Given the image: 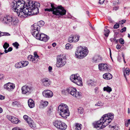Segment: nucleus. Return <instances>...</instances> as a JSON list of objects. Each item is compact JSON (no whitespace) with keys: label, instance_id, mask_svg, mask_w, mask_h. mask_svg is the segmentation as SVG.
I'll return each instance as SVG.
<instances>
[{"label":"nucleus","instance_id":"obj_48","mask_svg":"<svg viewBox=\"0 0 130 130\" xmlns=\"http://www.w3.org/2000/svg\"><path fill=\"white\" fill-rule=\"evenodd\" d=\"M126 27H124L123 28L121 29L120 30V32H125L126 31Z\"/></svg>","mask_w":130,"mask_h":130},{"label":"nucleus","instance_id":"obj_44","mask_svg":"<svg viewBox=\"0 0 130 130\" xmlns=\"http://www.w3.org/2000/svg\"><path fill=\"white\" fill-rule=\"evenodd\" d=\"M1 36H8L10 35L7 32H4V33H1Z\"/></svg>","mask_w":130,"mask_h":130},{"label":"nucleus","instance_id":"obj_62","mask_svg":"<svg viewBox=\"0 0 130 130\" xmlns=\"http://www.w3.org/2000/svg\"><path fill=\"white\" fill-rule=\"evenodd\" d=\"M109 127H111V128H113L114 129H115V128H116L115 126H111L110 125H109Z\"/></svg>","mask_w":130,"mask_h":130},{"label":"nucleus","instance_id":"obj_12","mask_svg":"<svg viewBox=\"0 0 130 130\" xmlns=\"http://www.w3.org/2000/svg\"><path fill=\"white\" fill-rule=\"evenodd\" d=\"M53 124L57 128L61 130H64L67 128V125L60 120H55L53 122Z\"/></svg>","mask_w":130,"mask_h":130},{"label":"nucleus","instance_id":"obj_53","mask_svg":"<svg viewBox=\"0 0 130 130\" xmlns=\"http://www.w3.org/2000/svg\"><path fill=\"white\" fill-rule=\"evenodd\" d=\"M9 52L11 51L12 50V47H9L8 49Z\"/></svg>","mask_w":130,"mask_h":130},{"label":"nucleus","instance_id":"obj_35","mask_svg":"<svg viewBox=\"0 0 130 130\" xmlns=\"http://www.w3.org/2000/svg\"><path fill=\"white\" fill-rule=\"evenodd\" d=\"M78 113L80 114L83 113L84 112V109L82 107H80L78 108Z\"/></svg>","mask_w":130,"mask_h":130},{"label":"nucleus","instance_id":"obj_3","mask_svg":"<svg viewBox=\"0 0 130 130\" xmlns=\"http://www.w3.org/2000/svg\"><path fill=\"white\" fill-rule=\"evenodd\" d=\"M28 4L27 9L28 12H27L26 15V17L28 15H30L34 14H37L39 12L38 7H40V4L38 2H34L31 1H27V3Z\"/></svg>","mask_w":130,"mask_h":130},{"label":"nucleus","instance_id":"obj_5","mask_svg":"<svg viewBox=\"0 0 130 130\" xmlns=\"http://www.w3.org/2000/svg\"><path fill=\"white\" fill-rule=\"evenodd\" d=\"M57 111L59 115L64 118H66L70 115L68 107L65 104H60L58 107Z\"/></svg>","mask_w":130,"mask_h":130},{"label":"nucleus","instance_id":"obj_43","mask_svg":"<svg viewBox=\"0 0 130 130\" xmlns=\"http://www.w3.org/2000/svg\"><path fill=\"white\" fill-rule=\"evenodd\" d=\"M19 104V103L17 101H14L13 102H12V105L13 106H14V105H17Z\"/></svg>","mask_w":130,"mask_h":130},{"label":"nucleus","instance_id":"obj_18","mask_svg":"<svg viewBox=\"0 0 130 130\" xmlns=\"http://www.w3.org/2000/svg\"><path fill=\"white\" fill-rule=\"evenodd\" d=\"M4 87L5 90L8 91H10L13 90L15 87L14 85L10 83L5 84Z\"/></svg>","mask_w":130,"mask_h":130},{"label":"nucleus","instance_id":"obj_61","mask_svg":"<svg viewBox=\"0 0 130 130\" xmlns=\"http://www.w3.org/2000/svg\"><path fill=\"white\" fill-rule=\"evenodd\" d=\"M52 45L53 47H55L56 45V44L55 43H53L52 44Z\"/></svg>","mask_w":130,"mask_h":130},{"label":"nucleus","instance_id":"obj_30","mask_svg":"<svg viewBox=\"0 0 130 130\" xmlns=\"http://www.w3.org/2000/svg\"><path fill=\"white\" fill-rule=\"evenodd\" d=\"M94 82L92 80H88L87 82V84L89 86H92L94 85Z\"/></svg>","mask_w":130,"mask_h":130},{"label":"nucleus","instance_id":"obj_64","mask_svg":"<svg viewBox=\"0 0 130 130\" xmlns=\"http://www.w3.org/2000/svg\"><path fill=\"white\" fill-rule=\"evenodd\" d=\"M122 57L123 58V59H124V54H122Z\"/></svg>","mask_w":130,"mask_h":130},{"label":"nucleus","instance_id":"obj_7","mask_svg":"<svg viewBox=\"0 0 130 130\" xmlns=\"http://www.w3.org/2000/svg\"><path fill=\"white\" fill-rule=\"evenodd\" d=\"M3 23L10 25H15L18 23V20L17 17L9 15L1 19Z\"/></svg>","mask_w":130,"mask_h":130},{"label":"nucleus","instance_id":"obj_52","mask_svg":"<svg viewBox=\"0 0 130 130\" xmlns=\"http://www.w3.org/2000/svg\"><path fill=\"white\" fill-rule=\"evenodd\" d=\"M116 48L118 49H119L121 48V46L119 44H117L116 46Z\"/></svg>","mask_w":130,"mask_h":130},{"label":"nucleus","instance_id":"obj_13","mask_svg":"<svg viewBox=\"0 0 130 130\" xmlns=\"http://www.w3.org/2000/svg\"><path fill=\"white\" fill-rule=\"evenodd\" d=\"M44 22L43 21H41L38 22L37 23L34 24L32 26L31 31H40V27L43 26L44 24Z\"/></svg>","mask_w":130,"mask_h":130},{"label":"nucleus","instance_id":"obj_10","mask_svg":"<svg viewBox=\"0 0 130 130\" xmlns=\"http://www.w3.org/2000/svg\"><path fill=\"white\" fill-rule=\"evenodd\" d=\"M57 60L56 66L57 67H61L66 63V58L63 55H60L58 56Z\"/></svg>","mask_w":130,"mask_h":130},{"label":"nucleus","instance_id":"obj_14","mask_svg":"<svg viewBox=\"0 0 130 130\" xmlns=\"http://www.w3.org/2000/svg\"><path fill=\"white\" fill-rule=\"evenodd\" d=\"M21 90L22 94L28 95L30 94L32 92V88L30 86L25 85L22 87Z\"/></svg>","mask_w":130,"mask_h":130},{"label":"nucleus","instance_id":"obj_1","mask_svg":"<svg viewBox=\"0 0 130 130\" xmlns=\"http://www.w3.org/2000/svg\"><path fill=\"white\" fill-rule=\"evenodd\" d=\"M25 4L23 0H18L11 3L12 9L16 13L19 17H26V13L28 11L27 9L28 4H26L25 6Z\"/></svg>","mask_w":130,"mask_h":130},{"label":"nucleus","instance_id":"obj_4","mask_svg":"<svg viewBox=\"0 0 130 130\" xmlns=\"http://www.w3.org/2000/svg\"><path fill=\"white\" fill-rule=\"evenodd\" d=\"M51 8H46L45 9V11H52L53 14L57 15H63L66 14V11L61 6H59L57 7L54 6L53 4H51Z\"/></svg>","mask_w":130,"mask_h":130},{"label":"nucleus","instance_id":"obj_37","mask_svg":"<svg viewBox=\"0 0 130 130\" xmlns=\"http://www.w3.org/2000/svg\"><path fill=\"white\" fill-rule=\"evenodd\" d=\"M23 117L24 119L26 121L27 123V121H29V120H31L30 118H28V116L26 115H24Z\"/></svg>","mask_w":130,"mask_h":130},{"label":"nucleus","instance_id":"obj_45","mask_svg":"<svg viewBox=\"0 0 130 130\" xmlns=\"http://www.w3.org/2000/svg\"><path fill=\"white\" fill-rule=\"evenodd\" d=\"M119 42L122 44H123L124 43V41L122 38H120L119 40Z\"/></svg>","mask_w":130,"mask_h":130},{"label":"nucleus","instance_id":"obj_9","mask_svg":"<svg viewBox=\"0 0 130 130\" xmlns=\"http://www.w3.org/2000/svg\"><path fill=\"white\" fill-rule=\"evenodd\" d=\"M70 79L71 82L78 86H83L82 78L78 74L72 75L70 77Z\"/></svg>","mask_w":130,"mask_h":130},{"label":"nucleus","instance_id":"obj_51","mask_svg":"<svg viewBox=\"0 0 130 130\" xmlns=\"http://www.w3.org/2000/svg\"><path fill=\"white\" fill-rule=\"evenodd\" d=\"M5 99V97L2 95H0V100H3Z\"/></svg>","mask_w":130,"mask_h":130},{"label":"nucleus","instance_id":"obj_15","mask_svg":"<svg viewBox=\"0 0 130 130\" xmlns=\"http://www.w3.org/2000/svg\"><path fill=\"white\" fill-rule=\"evenodd\" d=\"M99 69L101 71H109L110 69L109 68V66L106 63H102L99 65Z\"/></svg>","mask_w":130,"mask_h":130},{"label":"nucleus","instance_id":"obj_23","mask_svg":"<svg viewBox=\"0 0 130 130\" xmlns=\"http://www.w3.org/2000/svg\"><path fill=\"white\" fill-rule=\"evenodd\" d=\"M28 105L30 108L34 107L35 106V102L34 101L31 99H29L28 101Z\"/></svg>","mask_w":130,"mask_h":130},{"label":"nucleus","instance_id":"obj_46","mask_svg":"<svg viewBox=\"0 0 130 130\" xmlns=\"http://www.w3.org/2000/svg\"><path fill=\"white\" fill-rule=\"evenodd\" d=\"M67 89L66 90H63L61 91L62 93L64 95H66L67 93Z\"/></svg>","mask_w":130,"mask_h":130},{"label":"nucleus","instance_id":"obj_56","mask_svg":"<svg viewBox=\"0 0 130 130\" xmlns=\"http://www.w3.org/2000/svg\"><path fill=\"white\" fill-rule=\"evenodd\" d=\"M116 40V39L115 38H113V39H111V42H113V41H116L117 42V40Z\"/></svg>","mask_w":130,"mask_h":130},{"label":"nucleus","instance_id":"obj_25","mask_svg":"<svg viewBox=\"0 0 130 130\" xmlns=\"http://www.w3.org/2000/svg\"><path fill=\"white\" fill-rule=\"evenodd\" d=\"M28 59L29 60L32 61L34 63H36L38 61V59L36 60V59L34 58V56L31 55H29L28 57Z\"/></svg>","mask_w":130,"mask_h":130},{"label":"nucleus","instance_id":"obj_54","mask_svg":"<svg viewBox=\"0 0 130 130\" xmlns=\"http://www.w3.org/2000/svg\"><path fill=\"white\" fill-rule=\"evenodd\" d=\"M118 9V7H115L113 8V10H117Z\"/></svg>","mask_w":130,"mask_h":130},{"label":"nucleus","instance_id":"obj_42","mask_svg":"<svg viewBox=\"0 0 130 130\" xmlns=\"http://www.w3.org/2000/svg\"><path fill=\"white\" fill-rule=\"evenodd\" d=\"M119 27V24L116 23L114 25L113 28L115 29H117Z\"/></svg>","mask_w":130,"mask_h":130},{"label":"nucleus","instance_id":"obj_26","mask_svg":"<svg viewBox=\"0 0 130 130\" xmlns=\"http://www.w3.org/2000/svg\"><path fill=\"white\" fill-rule=\"evenodd\" d=\"M130 72V69L128 68H127L125 69V70L123 71V74L124 77L126 79V75H129Z\"/></svg>","mask_w":130,"mask_h":130},{"label":"nucleus","instance_id":"obj_6","mask_svg":"<svg viewBox=\"0 0 130 130\" xmlns=\"http://www.w3.org/2000/svg\"><path fill=\"white\" fill-rule=\"evenodd\" d=\"M88 52L87 47L79 46L75 52V56L78 58L82 59L87 56Z\"/></svg>","mask_w":130,"mask_h":130},{"label":"nucleus","instance_id":"obj_36","mask_svg":"<svg viewBox=\"0 0 130 130\" xmlns=\"http://www.w3.org/2000/svg\"><path fill=\"white\" fill-rule=\"evenodd\" d=\"M53 110L52 108V106H50L48 108V110L47 111L48 114L49 115L51 114Z\"/></svg>","mask_w":130,"mask_h":130},{"label":"nucleus","instance_id":"obj_60","mask_svg":"<svg viewBox=\"0 0 130 130\" xmlns=\"http://www.w3.org/2000/svg\"><path fill=\"white\" fill-rule=\"evenodd\" d=\"M8 52H9L8 50H7L6 49H5V51H4V52H4V53H7Z\"/></svg>","mask_w":130,"mask_h":130},{"label":"nucleus","instance_id":"obj_58","mask_svg":"<svg viewBox=\"0 0 130 130\" xmlns=\"http://www.w3.org/2000/svg\"><path fill=\"white\" fill-rule=\"evenodd\" d=\"M126 123L128 124H130V119H128V121L126 122Z\"/></svg>","mask_w":130,"mask_h":130},{"label":"nucleus","instance_id":"obj_40","mask_svg":"<svg viewBox=\"0 0 130 130\" xmlns=\"http://www.w3.org/2000/svg\"><path fill=\"white\" fill-rule=\"evenodd\" d=\"M95 106H101L103 105V104L101 102H99L95 104Z\"/></svg>","mask_w":130,"mask_h":130},{"label":"nucleus","instance_id":"obj_50","mask_svg":"<svg viewBox=\"0 0 130 130\" xmlns=\"http://www.w3.org/2000/svg\"><path fill=\"white\" fill-rule=\"evenodd\" d=\"M105 0H99V3L100 4H103Z\"/></svg>","mask_w":130,"mask_h":130},{"label":"nucleus","instance_id":"obj_59","mask_svg":"<svg viewBox=\"0 0 130 130\" xmlns=\"http://www.w3.org/2000/svg\"><path fill=\"white\" fill-rule=\"evenodd\" d=\"M48 69L50 71L52 69V68L51 67L49 66Z\"/></svg>","mask_w":130,"mask_h":130},{"label":"nucleus","instance_id":"obj_28","mask_svg":"<svg viewBox=\"0 0 130 130\" xmlns=\"http://www.w3.org/2000/svg\"><path fill=\"white\" fill-rule=\"evenodd\" d=\"M107 26L105 27L104 30V35L106 37H107L110 33V31L109 29H107L106 28Z\"/></svg>","mask_w":130,"mask_h":130},{"label":"nucleus","instance_id":"obj_38","mask_svg":"<svg viewBox=\"0 0 130 130\" xmlns=\"http://www.w3.org/2000/svg\"><path fill=\"white\" fill-rule=\"evenodd\" d=\"M9 46V44L7 42H5L3 45V47L5 49H6Z\"/></svg>","mask_w":130,"mask_h":130},{"label":"nucleus","instance_id":"obj_22","mask_svg":"<svg viewBox=\"0 0 130 130\" xmlns=\"http://www.w3.org/2000/svg\"><path fill=\"white\" fill-rule=\"evenodd\" d=\"M103 78L107 80L111 79L112 77V75L109 73H106L103 75Z\"/></svg>","mask_w":130,"mask_h":130},{"label":"nucleus","instance_id":"obj_31","mask_svg":"<svg viewBox=\"0 0 130 130\" xmlns=\"http://www.w3.org/2000/svg\"><path fill=\"white\" fill-rule=\"evenodd\" d=\"M103 90L104 91H106L108 92H110L112 91V89L109 87L107 86L106 87H104Z\"/></svg>","mask_w":130,"mask_h":130},{"label":"nucleus","instance_id":"obj_20","mask_svg":"<svg viewBox=\"0 0 130 130\" xmlns=\"http://www.w3.org/2000/svg\"><path fill=\"white\" fill-rule=\"evenodd\" d=\"M48 102L45 101H41L40 102L39 108L41 109H42L46 107L48 105Z\"/></svg>","mask_w":130,"mask_h":130},{"label":"nucleus","instance_id":"obj_49","mask_svg":"<svg viewBox=\"0 0 130 130\" xmlns=\"http://www.w3.org/2000/svg\"><path fill=\"white\" fill-rule=\"evenodd\" d=\"M126 21V20H122L121 21H121L119 22V23L121 24H123V23H125Z\"/></svg>","mask_w":130,"mask_h":130},{"label":"nucleus","instance_id":"obj_19","mask_svg":"<svg viewBox=\"0 0 130 130\" xmlns=\"http://www.w3.org/2000/svg\"><path fill=\"white\" fill-rule=\"evenodd\" d=\"M42 82L45 86H48L50 84V80L47 78H45L43 79L42 80Z\"/></svg>","mask_w":130,"mask_h":130},{"label":"nucleus","instance_id":"obj_24","mask_svg":"<svg viewBox=\"0 0 130 130\" xmlns=\"http://www.w3.org/2000/svg\"><path fill=\"white\" fill-rule=\"evenodd\" d=\"M101 60V57L98 55L95 56L93 58V61L95 62H100Z\"/></svg>","mask_w":130,"mask_h":130},{"label":"nucleus","instance_id":"obj_55","mask_svg":"<svg viewBox=\"0 0 130 130\" xmlns=\"http://www.w3.org/2000/svg\"><path fill=\"white\" fill-rule=\"evenodd\" d=\"M98 88H96L95 89V93L96 94H97L98 93Z\"/></svg>","mask_w":130,"mask_h":130},{"label":"nucleus","instance_id":"obj_63","mask_svg":"<svg viewBox=\"0 0 130 130\" xmlns=\"http://www.w3.org/2000/svg\"><path fill=\"white\" fill-rule=\"evenodd\" d=\"M3 112V109L2 108L0 107V113H1Z\"/></svg>","mask_w":130,"mask_h":130},{"label":"nucleus","instance_id":"obj_2","mask_svg":"<svg viewBox=\"0 0 130 130\" xmlns=\"http://www.w3.org/2000/svg\"><path fill=\"white\" fill-rule=\"evenodd\" d=\"M113 116L112 114L109 113L103 116L99 120L93 123L94 127L99 128V129L105 128L111 122L113 119Z\"/></svg>","mask_w":130,"mask_h":130},{"label":"nucleus","instance_id":"obj_32","mask_svg":"<svg viewBox=\"0 0 130 130\" xmlns=\"http://www.w3.org/2000/svg\"><path fill=\"white\" fill-rule=\"evenodd\" d=\"M22 64L21 61L16 63L15 64V68H22Z\"/></svg>","mask_w":130,"mask_h":130},{"label":"nucleus","instance_id":"obj_29","mask_svg":"<svg viewBox=\"0 0 130 130\" xmlns=\"http://www.w3.org/2000/svg\"><path fill=\"white\" fill-rule=\"evenodd\" d=\"M82 124L76 123L75 124L76 130H80L82 127Z\"/></svg>","mask_w":130,"mask_h":130},{"label":"nucleus","instance_id":"obj_33","mask_svg":"<svg viewBox=\"0 0 130 130\" xmlns=\"http://www.w3.org/2000/svg\"><path fill=\"white\" fill-rule=\"evenodd\" d=\"M22 67H25L27 66L28 64V62L27 61H21Z\"/></svg>","mask_w":130,"mask_h":130},{"label":"nucleus","instance_id":"obj_39","mask_svg":"<svg viewBox=\"0 0 130 130\" xmlns=\"http://www.w3.org/2000/svg\"><path fill=\"white\" fill-rule=\"evenodd\" d=\"M12 45L14 47H16V49L18 48V47L19 45V44L17 42L13 43Z\"/></svg>","mask_w":130,"mask_h":130},{"label":"nucleus","instance_id":"obj_47","mask_svg":"<svg viewBox=\"0 0 130 130\" xmlns=\"http://www.w3.org/2000/svg\"><path fill=\"white\" fill-rule=\"evenodd\" d=\"M34 58L36 59V60H37V58L39 57L37 55L36 52H34Z\"/></svg>","mask_w":130,"mask_h":130},{"label":"nucleus","instance_id":"obj_17","mask_svg":"<svg viewBox=\"0 0 130 130\" xmlns=\"http://www.w3.org/2000/svg\"><path fill=\"white\" fill-rule=\"evenodd\" d=\"M79 36L78 35H71L69 37L68 41L70 43L76 42L79 40Z\"/></svg>","mask_w":130,"mask_h":130},{"label":"nucleus","instance_id":"obj_57","mask_svg":"<svg viewBox=\"0 0 130 130\" xmlns=\"http://www.w3.org/2000/svg\"><path fill=\"white\" fill-rule=\"evenodd\" d=\"M109 51H110V57L111 59L112 60V57H111V49H110V48H109Z\"/></svg>","mask_w":130,"mask_h":130},{"label":"nucleus","instance_id":"obj_21","mask_svg":"<svg viewBox=\"0 0 130 130\" xmlns=\"http://www.w3.org/2000/svg\"><path fill=\"white\" fill-rule=\"evenodd\" d=\"M9 117V119L10 120L11 122L13 123L17 124L20 121L18 119L13 116H10Z\"/></svg>","mask_w":130,"mask_h":130},{"label":"nucleus","instance_id":"obj_8","mask_svg":"<svg viewBox=\"0 0 130 130\" xmlns=\"http://www.w3.org/2000/svg\"><path fill=\"white\" fill-rule=\"evenodd\" d=\"M39 31L36 30V31H31V32L33 36L37 39L44 42L47 41L49 37L48 38L47 35L43 33L39 34Z\"/></svg>","mask_w":130,"mask_h":130},{"label":"nucleus","instance_id":"obj_34","mask_svg":"<svg viewBox=\"0 0 130 130\" xmlns=\"http://www.w3.org/2000/svg\"><path fill=\"white\" fill-rule=\"evenodd\" d=\"M66 48L67 49H70L73 47L72 45L69 44L67 43L66 45Z\"/></svg>","mask_w":130,"mask_h":130},{"label":"nucleus","instance_id":"obj_11","mask_svg":"<svg viewBox=\"0 0 130 130\" xmlns=\"http://www.w3.org/2000/svg\"><path fill=\"white\" fill-rule=\"evenodd\" d=\"M67 91L73 96L77 97L81 96V93L80 92H77L76 88L70 87L67 89Z\"/></svg>","mask_w":130,"mask_h":130},{"label":"nucleus","instance_id":"obj_16","mask_svg":"<svg viewBox=\"0 0 130 130\" xmlns=\"http://www.w3.org/2000/svg\"><path fill=\"white\" fill-rule=\"evenodd\" d=\"M42 94L44 97L48 98H52L53 95V92L49 90L44 91L42 92Z\"/></svg>","mask_w":130,"mask_h":130},{"label":"nucleus","instance_id":"obj_41","mask_svg":"<svg viewBox=\"0 0 130 130\" xmlns=\"http://www.w3.org/2000/svg\"><path fill=\"white\" fill-rule=\"evenodd\" d=\"M12 130H25L22 128H21L19 127H14L12 129Z\"/></svg>","mask_w":130,"mask_h":130},{"label":"nucleus","instance_id":"obj_27","mask_svg":"<svg viewBox=\"0 0 130 130\" xmlns=\"http://www.w3.org/2000/svg\"><path fill=\"white\" fill-rule=\"evenodd\" d=\"M27 123L29 125L30 127L34 128L36 127L35 124L34 123L33 121L32 120H29V121H27Z\"/></svg>","mask_w":130,"mask_h":130}]
</instances>
